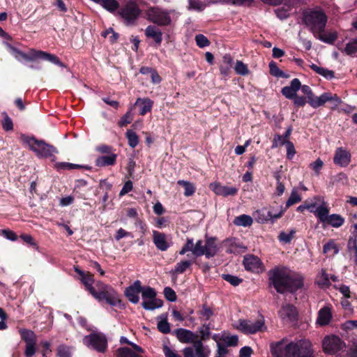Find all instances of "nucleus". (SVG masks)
<instances>
[{
    "mask_svg": "<svg viewBox=\"0 0 357 357\" xmlns=\"http://www.w3.org/2000/svg\"><path fill=\"white\" fill-rule=\"evenodd\" d=\"M347 251L351 258H354L355 264L357 265V240L353 237H349L347 242Z\"/></svg>",
    "mask_w": 357,
    "mask_h": 357,
    "instance_id": "obj_38",
    "label": "nucleus"
},
{
    "mask_svg": "<svg viewBox=\"0 0 357 357\" xmlns=\"http://www.w3.org/2000/svg\"><path fill=\"white\" fill-rule=\"evenodd\" d=\"M292 100H294V106L297 108L303 107L307 102V98L298 95H296Z\"/></svg>",
    "mask_w": 357,
    "mask_h": 357,
    "instance_id": "obj_62",
    "label": "nucleus"
},
{
    "mask_svg": "<svg viewBox=\"0 0 357 357\" xmlns=\"http://www.w3.org/2000/svg\"><path fill=\"white\" fill-rule=\"evenodd\" d=\"M265 328L264 317L255 322L246 319L239 320L238 329L245 334H255L259 331H263Z\"/></svg>",
    "mask_w": 357,
    "mask_h": 357,
    "instance_id": "obj_14",
    "label": "nucleus"
},
{
    "mask_svg": "<svg viewBox=\"0 0 357 357\" xmlns=\"http://www.w3.org/2000/svg\"><path fill=\"white\" fill-rule=\"evenodd\" d=\"M197 314L200 316L199 318L201 319H204L208 321L214 315V312L206 303H204L202 305L201 310L197 312Z\"/></svg>",
    "mask_w": 357,
    "mask_h": 357,
    "instance_id": "obj_39",
    "label": "nucleus"
},
{
    "mask_svg": "<svg viewBox=\"0 0 357 357\" xmlns=\"http://www.w3.org/2000/svg\"><path fill=\"white\" fill-rule=\"evenodd\" d=\"M3 119L1 121V126L3 129L5 131H12L13 130V120L8 115V114L6 112H3L1 113Z\"/></svg>",
    "mask_w": 357,
    "mask_h": 357,
    "instance_id": "obj_47",
    "label": "nucleus"
},
{
    "mask_svg": "<svg viewBox=\"0 0 357 357\" xmlns=\"http://www.w3.org/2000/svg\"><path fill=\"white\" fill-rule=\"evenodd\" d=\"M8 47L10 53L20 62H22L23 60L26 61L34 62L40 59L48 61L60 67H65L64 63L61 62L59 58L54 54H52L42 50H36L35 49H30L27 53H25L10 44L8 45Z\"/></svg>",
    "mask_w": 357,
    "mask_h": 357,
    "instance_id": "obj_4",
    "label": "nucleus"
},
{
    "mask_svg": "<svg viewBox=\"0 0 357 357\" xmlns=\"http://www.w3.org/2000/svg\"><path fill=\"white\" fill-rule=\"evenodd\" d=\"M271 349L275 357H314L312 344L307 339L291 342L285 346L278 342L271 344Z\"/></svg>",
    "mask_w": 357,
    "mask_h": 357,
    "instance_id": "obj_2",
    "label": "nucleus"
},
{
    "mask_svg": "<svg viewBox=\"0 0 357 357\" xmlns=\"http://www.w3.org/2000/svg\"><path fill=\"white\" fill-rule=\"evenodd\" d=\"M126 137L128 139V145L134 149L139 144V137L134 131L128 130L126 132Z\"/></svg>",
    "mask_w": 357,
    "mask_h": 357,
    "instance_id": "obj_44",
    "label": "nucleus"
},
{
    "mask_svg": "<svg viewBox=\"0 0 357 357\" xmlns=\"http://www.w3.org/2000/svg\"><path fill=\"white\" fill-rule=\"evenodd\" d=\"M322 347L326 354H335L345 347V344L338 336L331 335L324 337Z\"/></svg>",
    "mask_w": 357,
    "mask_h": 357,
    "instance_id": "obj_13",
    "label": "nucleus"
},
{
    "mask_svg": "<svg viewBox=\"0 0 357 357\" xmlns=\"http://www.w3.org/2000/svg\"><path fill=\"white\" fill-rule=\"evenodd\" d=\"M163 294H164L165 298L167 301H169L170 302H174L176 301L177 296H176V292L171 287H165Z\"/></svg>",
    "mask_w": 357,
    "mask_h": 357,
    "instance_id": "obj_57",
    "label": "nucleus"
},
{
    "mask_svg": "<svg viewBox=\"0 0 357 357\" xmlns=\"http://www.w3.org/2000/svg\"><path fill=\"white\" fill-rule=\"evenodd\" d=\"M153 242L158 250L166 251L171 246L165 233L156 230L153 231Z\"/></svg>",
    "mask_w": 357,
    "mask_h": 357,
    "instance_id": "obj_21",
    "label": "nucleus"
},
{
    "mask_svg": "<svg viewBox=\"0 0 357 357\" xmlns=\"http://www.w3.org/2000/svg\"><path fill=\"white\" fill-rule=\"evenodd\" d=\"M55 168L57 169V171L60 170H66V169H91V167L89 166H84L66 162H56L55 164Z\"/></svg>",
    "mask_w": 357,
    "mask_h": 357,
    "instance_id": "obj_34",
    "label": "nucleus"
},
{
    "mask_svg": "<svg viewBox=\"0 0 357 357\" xmlns=\"http://www.w3.org/2000/svg\"><path fill=\"white\" fill-rule=\"evenodd\" d=\"M351 153L342 147H339L335 150L333 162L336 165L342 167H347L351 162Z\"/></svg>",
    "mask_w": 357,
    "mask_h": 357,
    "instance_id": "obj_19",
    "label": "nucleus"
},
{
    "mask_svg": "<svg viewBox=\"0 0 357 357\" xmlns=\"http://www.w3.org/2000/svg\"><path fill=\"white\" fill-rule=\"evenodd\" d=\"M128 236L132 238L133 235L131 232L127 231L123 228H120L116 231L114 238L116 241H119L124 237Z\"/></svg>",
    "mask_w": 357,
    "mask_h": 357,
    "instance_id": "obj_64",
    "label": "nucleus"
},
{
    "mask_svg": "<svg viewBox=\"0 0 357 357\" xmlns=\"http://www.w3.org/2000/svg\"><path fill=\"white\" fill-rule=\"evenodd\" d=\"M344 51L348 55L357 54V38L347 44Z\"/></svg>",
    "mask_w": 357,
    "mask_h": 357,
    "instance_id": "obj_54",
    "label": "nucleus"
},
{
    "mask_svg": "<svg viewBox=\"0 0 357 357\" xmlns=\"http://www.w3.org/2000/svg\"><path fill=\"white\" fill-rule=\"evenodd\" d=\"M233 223L236 226L250 227L253 223V218L245 214H243L236 217Z\"/></svg>",
    "mask_w": 357,
    "mask_h": 357,
    "instance_id": "obj_35",
    "label": "nucleus"
},
{
    "mask_svg": "<svg viewBox=\"0 0 357 357\" xmlns=\"http://www.w3.org/2000/svg\"><path fill=\"white\" fill-rule=\"evenodd\" d=\"M220 340L225 343L227 347H235L238 344V337L237 335H222Z\"/></svg>",
    "mask_w": 357,
    "mask_h": 357,
    "instance_id": "obj_51",
    "label": "nucleus"
},
{
    "mask_svg": "<svg viewBox=\"0 0 357 357\" xmlns=\"http://www.w3.org/2000/svg\"><path fill=\"white\" fill-rule=\"evenodd\" d=\"M310 67L316 73L323 76L327 79H332L333 78L335 77V72L331 70L319 67L314 63L310 65Z\"/></svg>",
    "mask_w": 357,
    "mask_h": 357,
    "instance_id": "obj_33",
    "label": "nucleus"
},
{
    "mask_svg": "<svg viewBox=\"0 0 357 357\" xmlns=\"http://www.w3.org/2000/svg\"><path fill=\"white\" fill-rule=\"evenodd\" d=\"M206 7V4L199 0H189L190 10H195L197 11H202Z\"/></svg>",
    "mask_w": 357,
    "mask_h": 357,
    "instance_id": "obj_55",
    "label": "nucleus"
},
{
    "mask_svg": "<svg viewBox=\"0 0 357 357\" xmlns=\"http://www.w3.org/2000/svg\"><path fill=\"white\" fill-rule=\"evenodd\" d=\"M314 37L325 43L333 45L337 38V34L336 32H331L328 34L321 32L317 33Z\"/></svg>",
    "mask_w": 357,
    "mask_h": 357,
    "instance_id": "obj_37",
    "label": "nucleus"
},
{
    "mask_svg": "<svg viewBox=\"0 0 357 357\" xmlns=\"http://www.w3.org/2000/svg\"><path fill=\"white\" fill-rule=\"evenodd\" d=\"M332 319L331 309L328 306H324L321 308L318 312L317 323L321 326H327L329 324Z\"/></svg>",
    "mask_w": 357,
    "mask_h": 357,
    "instance_id": "obj_27",
    "label": "nucleus"
},
{
    "mask_svg": "<svg viewBox=\"0 0 357 357\" xmlns=\"http://www.w3.org/2000/svg\"><path fill=\"white\" fill-rule=\"evenodd\" d=\"M135 106L139 107V115L144 116L150 112L153 105V101L149 98H138L135 103Z\"/></svg>",
    "mask_w": 357,
    "mask_h": 357,
    "instance_id": "obj_29",
    "label": "nucleus"
},
{
    "mask_svg": "<svg viewBox=\"0 0 357 357\" xmlns=\"http://www.w3.org/2000/svg\"><path fill=\"white\" fill-rule=\"evenodd\" d=\"M177 183L178 185L184 188V195L185 197L192 196L195 192L196 188L192 183L183 180H179Z\"/></svg>",
    "mask_w": 357,
    "mask_h": 357,
    "instance_id": "obj_41",
    "label": "nucleus"
},
{
    "mask_svg": "<svg viewBox=\"0 0 357 357\" xmlns=\"http://www.w3.org/2000/svg\"><path fill=\"white\" fill-rule=\"evenodd\" d=\"M243 264L246 271L255 273L264 271V264L261 260L257 256L248 255L244 257Z\"/></svg>",
    "mask_w": 357,
    "mask_h": 357,
    "instance_id": "obj_18",
    "label": "nucleus"
},
{
    "mask_svg": "<svg viewBox=\"0 0 357 357\" xmlns=\"http://www.w3.org/2000/svg\"><path fill=\"white\" fill-rule=\"evenodd\" d=\"M193 264H197V261L196 259H195V260H182V261L178 262L175 265L173 273L174 274H183L188 269L190 268L191 266Z\"/></svg>",
    "mask_w": 357,
    "mask_h": 357,
    "instance_id": "obj_31",
    "label": "nucleus"
},
{
    "mask_svg": "<svg viewBox=\"0 0 357 357\" xmlns=\"http://www.w3.org/2000/svg\"><path fill=\"white\" fill-rule=\"evenodd\" d=\"M195 41L197 45L200 48L208 46L210 44L208 39L203 34L197 35L195 36Z\"/></svg>",
    "mask_w": 357,
    "mask_h": 357,
    "instance_id": "obj_58",
    "label": "nucleus"
},
{
    "mask_svg": "<svg viewBox=\"0 0 357 357\" xmlns=\"http://www.w3.org/2000/svg\"><path fill=\"white\" fill-rule=\"evenodd\" d=\"M217 241L218 238L215 236H208L207 234L205 235L204 248L206 259H211L217 255L218 251Z\"/></svg>",
    "mask_w": 357,
    "mask_h": 357,
    "instance_id": "obj_22",
    "label": "nucleus"
},
{
    "mask_svg": "<svg viewBox=\"0 0 357 357\" xmlns=\"http://www.w3.org/2000/svg\"><path fill=\"white\" fill-rule=\"evenodd\" d=\"M301 20L314 36L317 33L325 32L328 17L321 8L315 7L303 10Z\"/></svg>",
    "mask_w": 357,
    "mask_h": 357,
    "instance_id": "obj_3",
    "label": "nucleus"
},
{
    "mask_svg": "<svg viewBox=\"0 0 357 357\" xmlns=\"http://www.w3.org/2000/svg\"><path fill=\"white\" fill-rule=\"evenodd\" d=\"M211 186H213V190L217 195L223 197L234 196L238 192L237 188L222 185L219 183L211 184Z\"/></svg>",
    "mask_w": 357,
    "mask_h": 357,
    "instance_id": "obj_25",
    "label": "nucleus"
},
{
    "mask_svg": "<svg viewBox=\"0 0 357 357\" xmlns=\"http://www.w3.org/2000/svg\"><path fill=\"white\" fill-rule=\"evenodd\" d=\"M99 303L105 302L114 307H121L122 301L119 294L111 286L101 281L96 282V290L91 294Z\"/></svg>",
    "mask_w": 357,
    "mask_h": 357,
    "instance_id": "obj_5",
    "label": "nucleus"
},
{
    "mask_svg": "<svg viewBox=\"0 0 357 357\" xmlns=\"http://www.w3.org/2000/svg\"><path fill=\"white\" fill-rule=\"evenodd\" d=\"M158 318L160 319V321H159L157 324L158 330L163 334L169 333L171 331V328L170 324L167 321V315L162 314Z\"/></svg>",
    "mask_w": 357,
    "mask_h": 357,
    "instance_id": "obj_36",
    "label": "nucleus"
},
{
    "mask_svg": "<svg viewBox=\"0 0 357 357\" xmlns=\"http://www.w3.org/2000/svg\"><path fill=\"white\" fill-rule=\"evenodd\" d=\"M234 59L229 54H225L220 61L219 69L221 75L225 78L229 77L231 73Z\"/></svg>",
    "mask_w": 357,
    "mask_h": 357,
    "instance_id": "obj_24",
    "label": "nucleus"
},
{
    "mask_svg": "<svg viewBox=\"0 0 357 357\" xmlns=\"http://www.w3.org/2000/svg\"><path fill=\"white\" fill-rule=\"evenodd\" d=\"M301 201V195L298 193V192L296 189H293L289 199H287V201L286 202L285 208L283 210L284 212L289 207H290L291 206H292L295 204L300 202Z\"/></svg>",
    "mask_w": 357,
    "mask_h": 357,
    "instance_id": "obj_43",
    "label": "nucleus"
},
{
    "mask_svg": "<svg viewBox=\"0 0 357 357\" xmlns=\"http://www.w3.org/2000/svg\"><path fill=\"white\" fill-rule=\"evenodd\" d=\"M301 87V81L298 78H294L291 81L290 86L282 88L281 93L286 98L291 100L297 95Z\"/></svg>",
    "mask_w": 357,
    "mask_h": 357,
    "instance_id": "obj_23",
    "label": "nucleus"
},
{
    "mask_svg": "<svg viewBox=\"0 0 357 357\" xmlns=\"http://www.w3.org/2000/svg\"><path fill=\"white\" fill-rule=\"evenodd\" d=\"M174 333L178 340L183 343L192 342L194 339L198 338V336L195 333L184 328H178L175 330Z\"/></svg>",
    "mask_w": 357,
    "mask_h": 357,
    "instance_id": "obj_26",
    "label": "nucleus"
},
{
    "mask_svg": "<svg viewBox=\"0 0 357 357\" xmlns=\"http://www.w3.org/2000/svg\"><path fill=\"white\" fill-rule=\"evenodd\" d=\"M57 356L59 357H71L70 347L65 344L59 345L57 348Z\"/></svg>",
    "mask_w": 357,
    "mask_h": 357,
    "instance_id": "obj_59",
    "label": "nucleus"
},
{
    "mask_svg": "<svg viewBox=\"0 0 357 357\" xmlns=\"http://www.w3.org/2000/svg\"><path fill=\"white\" fill-rule=\"evenodd\" d=\"M157 292L151 287L146 286V289L143 291V300L142 306L144 310H153L163 305L162 300L156 297Z\"/></svg>",
    "mask_w": 357,
    "mask_h": 357,
    "instance_id": "obj_10",
    "label": "nucleus"
},
{
    "mask_svg": "<svg viewBox=\"0 0 357 357\" xmlns=\"http://www.w3.org/2000/svg\"><path fill=\"white\" fill-rule=\"evenodd\" d=\"M116 357H142L129 347H123L116 350Z\"/></svg>",
    "mask_w": 357,
    "mask_h": 357,
    "instance_id": "obj_40",
    "label": "nucleus"
},
{
    "mask_svg": "<svg viewBox=\"0 0 357 357\" xmlns=\"http://www.w3.org/2000/svg\"><path fill=\"white\" fill-rule=\"evenodd\" d=\"M145 35L147 38H153L157 45H160L162 41V33L159 29L149 25L145 29Z\"/></svg>",
    "mask_w": 357,
    "mask_h": 357,
    "instance_id": "obj_30",
    "label": "nucleus"
},
{
    "mask_svg": "<svg viewBox=\"0 0 357 357\" xmlns=\"http://www.w3.org/2000/svg\"><path fill=\"white\" fill-rule=\"evenodd\" d=\"M135 225L136 227L139 228V232L142 234V237H144L148 229V227L145 221L139 218H137L135 221Z\"/></svg>",
    "mask_w": 357,
    "mask_h": 357,
    "instance_id": "obj_60",
    "label": "nucleus"
},
{
    "mask_svg": "<svg viewBox=\"0 0 357 357\" xmlns=\"http://www.w3.org/2000/svg\"><path fill=\"white\" fill-rule=\"evenodd\" d=\"M282 144H285L287 146V157L288 159H292L296 154V150L294 145L291 142H282Z\"/></svg>",
    "mask_w": 357,
    "mask_h": 357,
    "instance_id": "obj_63",
    "label": "nucleus"
},
{
    "mask_svg": "<svg viewBox=\"0 0 357 357\" xmlns=\"http://www.w3.org/2000/svg\"><path fill=\"white\" fill-rule=\"evenodd\" d=\"M283 214V209H281L277 214H273L271 211H268L266 208H264L260 210H257L253 213V216L255 221L258 223L264 224L270 221L273 224L275 220L280 218Z\"/></svg>",
    "mask_w": 357,
    "mask_h": 357,
    "instance_id": "obj_17",
    "label": "nucleus"
},
{
    "mask_svg": "<svg viewBox=\"0 0 357 357\" xmlns=\"http://www.w3.org/2000/svg\"><path fill=\"white\" fill-rule=\"evenodd\" d=\"M327 102H333L335 105L333 109H334L342 102V100L337 94H333L330 92H325L323 93L320 96H316L314 94L313 98H311L309 100H307V103L314 109L324 105V104Z\"/></svg>",
    "mask_w": 357,
    "mask_h": 357,
    "instance_id": "obj_12",
    "label": "nucleus"
},
{
    "mask_svg": "<svg viewBox=\"0 0 357 357\" xmlns=\"http://www.w3.org/2000/svg\"><path fill=\"white\" fill-rule=\"evenodd\" d=\"M75 271L80 275V280L84 285L86 290H87L91 294L96 290V286L93 287L94 276L89 272H85L78 267H75Z\"/></svg>",
    "mask_w": 357,
    "mask_h": 357,
    "instance_id": "obj_20",
    "label": "nucleus"
},
{
    "mask_svg": "<svg viewBox=\"0 0 357 357\" xmlns=\"http://www.w3.org/2000/svg\"><path fill=\"white\" fill-rule=\"evenodd\" d=\"M206 250L204 248V245H203V241L202 240H198L194 245V249L192 250V255L195 257H199L202 255L205 256Z\"/></svg>",
    "mask_w": 357,
    "mask_h": 357,
    "instance_id": "obj_50",
    "label": "nucleus"
},
{
    "mask_svg": "<svg viewBox=\"0 0 357 357\" xmlns=\"http://www.w3.org/2000/svg\"><path fill=\"white\" fill-rule=\"evenodd\" d=\"M96 151L101 154H116V149L113 146L107 144H100L96 148Z\"/></svg>",
    "mask_w": 357,
    "mask_h": 357,
    "instance_id": "obj_53",
    "label": "nucleus"
},
{
    "mask_svg": "<svg viewBox=\"0 0 357 357\" xmlns=\"http://www.w3.org/2000/svg\"><path fill=\"white\" fill-rule=\"evenodd\" d=\"M20 238L29 246L38 250V245L33 238L30 234H23L20 236Z\"/></svg>",
    "mask_w": 357,
    "mask_h": 357,
    "instance_id": "obj_56",
    "label": "nucleus"
},
{
    "mask_svg": "<svg viewBox=\"0 0 357 357\" xmlns=\"http://www.w3.org/2000/svg\"><path fill=\"white\" fill-rule=\"evenodd\" d=\"M234 70L236 74L240 75L245 76L249 74V69L247 65L243 63L241 61H236Z\"/></svg>",
    "mask_w": 357,
    "mask_h": 357,
    "instance_id": "obj_52",
    "label": "nucleus"
},
{
    "mask_svg": "<svg viewBox=\"0 0 357 357\" xmlns=\"http://www.w3.org/2000/svg\"><path fill=\"white\" fill-rule=\"evenodd\" d=\"M221 277L234 287L238 286L243 281L242 278L230 274H222Z\"/></svg>",
    "mask_w": 357,
    "mask_h": 357,
    "instance_id": "obj_48",
    "label": "nucleus"
},
{
    "mask_svg": "<svg viewBox=\"0 0 357 357\" xmlns=\"http://www.w3.org/2000/svg\"><path fill=\"white\" fill-rule=\"evenodd\" d=\"M132 121V116L130 111H128L119 121L118 125L119 127L126 126L128 124L130 123Z\"/></svg>",
    "mask_w": 357,
    "mask_h": 357,
    "instance_id": "obj_61",
    "label": "nucleus"
},
{
    "mask_svg": "<svg viewBox=\"0 0 357 357\" xmlns=\"http://www.w3.org/2000/svg\"><path fill=\"white\" fill-rule=\"evenodd\" d=\"M140 13L141 10L134 1H128L118 11L119 15L124 20L126 25L134 24Z\"/></svg>",
    "mask_w": 357,
    "mask_h": 357,
    "instance_id": "obj_8",
    "label": "nucleus"
},
{
    "mask_svg": "<svg viewBox=\"0 0 357 357\" xmlns=\"http://www.w3.org/2000/svg\"><path fill=\"white\" fill-rule=\"evenodd\" d=\"M117 157V154L98 156L95 160V165L98 167L113 166L116 163Z\"/></svg>",
    "mask_w": 357,
    "mask_h": 357,
    "instance_id": "obj_28",
    "label": "nucleus"
},
{
    "mask_svg": "<svg viewBox=\"0 0 357 357\" xmlns=\"http://www.w3.org/2000/svg\"><path fill=\"white\" fill-rule=\"evenodd\" d=\"M19 333L21 339L26 343L24 351L25 356L32 357L36 352V335L33 331L26 328H20Z\"/></svg>",
    "mask_w": 357,
    "mask_h": 357,
    "instance_id": "obj_11",
    "label": "nucleus"
},
{
    "mask_svg": "<svg viewBox=\"0 0 357 357\" xmlns=\"http://www.w3.org/2000/svg\"><path fill=\"white\" fill-rule=\"evenodd\" d=\"M20 139L22 143L27 144L29 149L40 158H50L54 153L56 152L54 146L47 144L44 140L37 139L34 136L22 134Z\"/></svg>",
    "mask_w": 357,
    "mask_h": 357,
    "instance_id": "obj_6",
    "label": "nucleus"
},
{
    "mask_svg": "<svg viewBox=\"0 0 357 357\" xmlns=\"http://www.w3.org/2000/svg\"><path fill=\"white\" fill-rule=\"evenodd\" d=\"M268 284L280 294H295L304 287V276L284 266H276L268 271Z\"/></svg>",
    "mask_w": 357,
    "mask_h": 357,
    "instance_id": "obj_1",
    "label": "nucleus"
},
{
    "mask_svg": "<svg viewBox=\"0 0 357 357\" xmlns=\"http://www.w3.org/2000/svg\"><path fill=\"white\" fill-rule=\"evenodd\" d=\"M296 233V230L295 229H291L288 234L285 233L284 231H281L279 234L278 238V240L282 243H290Z\"/></svg>",
    "mask_w": 357,
    "mask_h": 357,
    "instance_id": "obj_46",
    "label": "nucleus"
},
{
    "mask_svg": "<svg viewBox=\"0 0 357 357\" xmlns=\"http://www.w3.org/2000/svg\"><path fill=\"white\" fill-rule=\"evenodd\" d=\"M331 250L333 251V255H337L339 252V248L333 239L329 240L324 245L323 247V252L324 254H326Z\"/></svg>",
    "mask_w": 357,
    "mask_h": 357,
    "instance_id": "obj_49",
    "label": "nucleus"
},
{
    "mask_svg": "<svg viewBox=\"0 0 357 357\" xmlns=\"http://www.w3.org/2000/svg\"><path fill=\"white\" fill-rule=\"evenodd\" d=\"M270 74L276 77H282V78H287L289 75L285 74L282 70H281L277 66V63L271 61L269 64Z\"/></svg>",
    "mask_w": 357,
    "mask_h": 357,
    "instance_id": "obj_42",
    "label": "nucleus"
},
{
    "mask_svg": "<svg viewBox=\"0 0 357 357\" xmlns=\"http://www.w3.org/2000/svg\"><path fill=\"white\" fill-rule=\"evenodd\" d=\"M94 2L102 6L107 11L114 13L119 8V3L116 0H93Z\"/></svg>",
    "mask_w": 357,
    "mask_h": 357,
    "instance_id": "obj_32",
    "label": "nucleus"
},
{
    "mask_svg": "<svg viewBox=\"0 0 357 357\" xmlns=\"http://www.w3.org/2000/svg\"><path fill=\"white\" fill-rule=\"evenodd\" d=\"M199 337L204 341L209 340L211 336V327L210 324L204 323L198 329Z\"/></svg>",
    "mask_w": 357,
    "mask_h": 357,
    "instance_id": "obj_45",
    "label": "nucleus"
},
{
    "mask_svg": "<svg viewBox=\"0 0 357 357\" xmlns=\"http://www.w3.org/2000/svg\"><path fill=\"white\" fill-rule=\"evenodd\" d=\"M146 289V286L142 287L141 281L137 280L126 288L124 294L130 303L137 304L139 301V294L141 293L143 298V291Z\"/></svg>",
    "mask_w": 357,
    "mask_h": 357,
    "instance_id": "obj_15",
    "label": "nucleus"
},
{
    "mask_svg": "<svg viewBox=\"0 0 357 357\" xmlns=\"http://www.w3.org/2000/svg\"><path fill=\"white\" fill-rule=\"evenodd\" d=\"M83 344L98 352L104 353L107 348V340L105 335L100 333H91L83 338Z\"/></svg>",
    "mask_w": 357,
    "mask_h": 357,
    "instance_id": "obj_9",
    "label": "nucleus"
},
{
    "mask_svg": "<svg viewBox=\"0 0 357 357\" xmlns=\"http://www.w3.org/2000/svg\"><path fill=\"white\" fill-rule=\"evenodd\" d=\"M149 20L159 26H167L171 23V17L167 12L158 8H151L148 12Z\"/></svg>",
    "mask_w": 357,
    "mask_h": 357,
    "instance_id": "obj_16",
    "label": "nucleus"
},
{
    "mask_svg": "<svg viewBox=\"0 0 357 357\" xmlns=\"http://www.w3.org/2000/svg\"><path fill=\"white\" fill-rule=\"evenodd\" d=\"M329 211L330 208L325 203H323L319 205L313 213L319 221L324 225H328L335 228L342 227L345 222L344 218L337 213L330 215ZM311 212H312V211H311Z\"/></svg>",
    "mask_w": 357,
    "mask_h": 357,
    "instance_id": "obj_7",
    "label": "nucleus"
}]
</instances>
